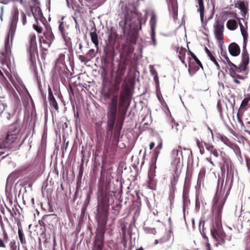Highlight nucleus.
Segmentation results:
<instances>
[{
  "label": "nucleus",
  "mask_w": 250,
  "mask_h": 250,
  "mask_svg": "<svg viewBox=\"0 0 250 250\" xmlns=\"http://www.w3.org/2000/svg\"><path fill=\"white\" fill-rule=\"evenodd\" d=\"M13 96H14L15 100L18 101L19 98H18V95L16 94H15L13 95Z\"/></svg>",
  "instance_id": "nucleus-55"
},
{
  "label": "nucleus",
  "mask_w": 250,
  "mask_h": 250,
  "mask_svg": "<svg viewBox=\"0 0 250 250\" xmlns=\"http://www.w3.org/2000/svg\"><path fill=\"white\" fill-rule=\"evenodd\" d=\"M238 177L236 170L231 166L228 168L226 180V185L229 184L227 190L226 185L223 186V181L218 179V187L215 196L214 198L213 211L218 217L221 215L222 209L228 196L232 184L234 181L238 180Z\"/></svg>",
  "instance_id": "nucleus-1"
},
{
  "label": "nucleus",
  "mask_w": 250,
  "mask_h": 250,
  "mask_svg": "<svg viewBox=\"0 0 250 250\" xmlns=\"http://www.w3.org/2000/svg\"><path fill=\"white\" fill-rule=\"evenodd\" d=\"M103 238H96L92 250H103Z\"/></svg>",
  "instance_id": "nucleus-15"
},
{
  "label": "nucleus",
  "mask_w": 250,
  "mask_h": 250,
  "mask_svg": "<svg viewBox=\"0 0 250 250\" xmlns=\"http://www.w3.org/2000/svg\"><path fill=\"white\" fill-rule=\"evenodd\" d=\"M178 125V124H176V125H175V127H174L173 125L172 126V127L173 129H175L176 131L178 130V128H177V125Z\"/></svg>",
  "instance_id": "nucleus-57"
},
{
  "label": "nucleus",
  "mask_w": 250,
  "mask_h": 250,
  "mask_svg": "<svg viewBox=\"0 0 250 250\" xmlns=\"http://www.w3.org/2000/svg\"><path fill=\"white\" fill-rule=\"evenodd\" d=\"M30 61L32 64L36 60V57L38 56V49L37 46L36 38L35 35H32L30 38Z\"/></svg>",
  "instance_id": "nucleus-6"
},
{
  "label": "nucleus",
  "mask_w": 250,
  "mask_h": 250,
  "mask_svg": "<svg viewBox=\"0 0 250 250\" xmlns=\"http://www.w3.org/2000/svg\"><path fill=\"white\" fill-rule=\"evenodd\" d=\"M121 81H122V78H121V77L117 76V77H116L115 79V83H114V84H116V85L120 86V84Z\"/></svg>",
  "instance_id": "nucleus-39"
},
{
  "label": "nucleus",
  "mask_w": 250,
  "mask_h": 250,
  "mask_svg": "<svg viewBox=\"0 0 250 250\" xmlns=\"http://www.w3.org/2000/svg\"><path fill=\"white\" fill-rule=\"evenodd\" d=\"M208 130L210 132V134H211V136H212V138L213 139V134L212 130L209 127H208Z\"/></svg>",
  "instance_id": "nucleus-54"
},
{
  "label": "nucleus",
  "mask_w": 250,
  "mask_h": 250,
  "mask_svg": "<svg viewBox=\"0 0 250 250\" xmlns=\"http://www.w3.org/2000/svg\"><path fill=\"white\" fill-rule=\"evenodd\" d=\"M207 49V54L210 60L214 63V64L215 65L217 69H219V65L217 62L216 61L215 58L212 55V54L211 53V52Z\"/></svg>",
  "instance_id": "nucleus-25"
},
{
  "label": "nucleus",
  "mask_w": 250,
  "mask_h": 250,
  "mask_svg": "<svg viewBox=\"0 0 250 250\" xmlns=\"http://www.w3.org/2000/svg\"><path fill=\"white\" fill-rule=\"evenodd\" d=\"M168 8L170 12H173L174 15H177L178 12V5L176 0H167Z\"/></svg>",
  "instance_id": "nucleus-12"
},
{
  "label": "nucleus",
  "mask_w": 250,
  "mask_h": 250,
  "mask_svg": "<svg viewBox=\"0 0 250 250\" xmlns=\"http://www.w3.org/2000/svg\"><path fill=\"white\" fill-rule=\"evenodd\" d=\"M157 21V15L155 11L153 10H152L150 13V19L149 21L151 31H155Z\"/></svg>",
  "instance_id": "nucleus-11"
},
{
  "label": "nucleus",
  "mask_w": 250,
  "mask_h": 250,
  "mask_svg": "<svg viewBox=\"0 0 250 250\" xmlns=\"http://www.w3.org/2000/svg\"><path fill=\"white\" fill-rule=\"evenodd\" d=\"M150 72L154 76V80L156 83H159L158 74L153 65H150Z\"/></svg>",
  "instance_id": "nucleus-23"
},
{
  "label": "nucleus",
  "mask_w": 250,
  "mask_h": 250,
  "mask_svg": "<svg viewBox=\"0 0 250 250\" xmlns=\"http://www.w3.org/2000/svg\"><path fill=\"white\" fill-rule=\"evenodd\" d=\"M10 247L11 250H16L17 246H16V242L15 240H12L10 242Z\"/></svg>",
  "instance_id": "nucleus-36"
},
{
  "label": "nucleus",
  "mask_w": 250,
  "mask_h": 250,
  "mask_svg": "<svg viewBox=\"0 0 250 250\" xmlns=\"http://www.w3.org/2000/svg\"><path fill=\"white\" fill-rule=\"evenodd\" d=\"M243 21L245 23L244 25H243L242 23L240 21H239V24L240 25L241 34L243 37L244 44H243V50H245L246 47V44H247V40H248V35H247V24L244 20H243Z\"/></svg>",
  "instance_id": "nucleus-10"
},
{
  "label": "nucleus",
  "mask_w": 250,
  "mask_h": 250,
  "mask_svg": "<svg viewBox=\"0 0 250 250\" xmlns=\"http://www.w3.org/2000/svg\"><path fill=\"white\" fill-rule=\"evenodd\" d=\"M162 146V142H160L156 147V149H158V150H156V153L158 154L159 153V150L161 149Z\"/></svg>",
  "instance_id": "nucleus-46"
},
{
  "label": "nucleus",
  "mask_w": 250,
  "mask_h": 250,
  "mask_svg": "<svg viewBox=\"0 0 250 250\" xmlns=\"http://www.w3.org/2000/svg\"><path fill=\"white\" fill-rule=\"evenodd\" d=\"M154 145H155L154 143H153V142L150 143V144L149 145V148H150V149H152L154 147Z\"/></svg>",
  "instance_id": "nucleus-51"
},
{
  "label": "nucleus",
  "mask_w": 250,
  "mask_h": 250,
  "mask_svg": "<svg viewBox=\"0 0 250 250\" xmlns=\"http://www.w3.org/2000/svg\"><path fill=\"white\" fill-rule=\"evenodd\" d=\"M207 159L211 164L213 165V162L211 161H210L208 158H207Z\"/></svg>",
  "instance_id": "nucleus-63"
},
{
  "label": "nucleus",
  "mask_w": 250,
  "mask_h": 250,
  "mask_svg": "<svg viewBox=\"0 0 250 250\" xmlns=\"http://www.w3.org/2000/svg\"><path fill=\"white\" fill-rule=\"evenodd\" d=\"M122 129V125H120L119 127L116 126L115 130L114 132L113 141L118 143L119 142V137L120 135V131Z\"/></svg>",
  "instance_id": "nucleus-20"
},
{
  "label": "nucleus",
  "mask_w": 250,
  "mask_h": 250,
  "mask_svg": "<svg viewBox=\"0 0 250 250\" xmlns=\"http://www.w3.org/2000/svg\"><path fill=\"white\" fill-rule=\"evenodd\" d=\"M22 24L25 25L26 23V17L24 13L21 15Z\"/></svg>",
  "instance_id": "nucleus-44"
},
{
  "label": "nucleus",
  "mask_w": 250,
  "mask_h": 250,
  "mask_svg": "<svg viewBox=\"0 0 250 250\" xmlns=\"http://www.w3.org/2000/svg\"><path fill=\"white\" fill-rule=\"evenodd\" d=\"M90 36L92 42L94 44L95 47L97 48V50L98 51L99 41L98 36L96 32L95 31L93 32H90Z\"/></svg>",
  "instance_id": "nucleus-19"
},
{
  "label": "nucleus",
  "mask_w": 250,
  "mask_h": 250,
  "mask_svg": "<svg viewBox=\"0 0 250 250\" xmlns=\"http://www.w3.org/2000/svg\"><path fill=\"white\" fill-rule=\"evenodd\" d=\"M222 141L225 143L227 144L229 142V140L226 137H222Z\"/></svg>",
  "instance_id": "nucleus-49"
},
{
  "label": "nucleus",
  "mask_w": 250,
  "mask_h": 250,
  "mask_svg": "<svg viewBox=\"0 0 250 250\" xmlns=\"http://www.w3.org/2000/svg\"><path fill=\"white\" fill-rule=\"evenodd\" d=\"M65 42V45L67 47L71 46V42L70 38L67 36V33L64 34V36H62Z\"/></svg>",
  "instance_id": "nucleus-29"
},
{
  "label": "nucleus",
  "mask_w": 250,
  "mask_h": 250,
  "mask_svg": "<svg viewBox=\"0 0 250 250\" xmlns=\"http://www.w3.org/2000/svg\"><path fill=\"white\" fill-rule=\"evenodd\" d=\"M0 247L3 248H6V246H5L3 241L1 239H0Z\"/></svg>",
  "instance_id": "nucleus-47"
},
{
  "label": "nucleus",
  "mask_w": 250,
  "mask_h": 250,
  "mask_svg": "<svg viewBox=\"0 0 250 250\" xmlns=\"http://www.w3.org/2000/svg\"><path fill=\"white\" fill-rule=\"evenodd\" d=\"M197 145L198 146V147L199 148L201 153H202V147L200 145V143L199 140H198L197 141Z\"/></svg>",
  "instance_id": "nucleus-50"
},
{
  "label": "nucleus",
  "mask_w": 250,
  "mask_h": 250,
  "mask_svg": "<svg viewBox=\"0 0 250 250\" xmlns=\"http://www.w3.org/2000/svg\"><path fill=\"white\" fill-rule=\"evenodd\" d=\"M229 53L233 56H238L240 52L239 46L234 42L231 43L229 46Z\"/></svg>",
  "instance_id": "nucleus-13"
},
{
  "label": "nucleus",
  "mask_w": 250,
  "mask_h": 250,
  "mask_svg": "<svg viewBox=\"0 0 250 250\" xmlns=\"http://www.w3.org/2000/svg\"><path fill=\"white\" fill-rule=\"evenodd\" d=\"M224 26L222 24L217 23L215 25V34L216 38L221 41L223 39Z\"/></svg>",
  "instance_id": "nucleus-14"
},
{
  "label": "nucleus",
  "mask_w": 250,
  "mask_h": 250,
  "mask_svg": "<svg viewBox=\"0 0 250 250\" xmlns=\"http://www.w3.org/2000/svg\"><path fill=\"white\" fill-rule=\"evenodd\" d=\"M34 29L38 33H41L42 32V28L41 27H39L37 25H34Z\"/></svg>",
  "instance_id": "nucleus-43"
},
{
  "label": "nucleus",
  "mask_w": 250,
  "mask_h": 250,
  "mask_svg": "<svg viewBox=\"0 0 250 250\" xmlns=\"http://www.w3.org/2000/svg\"><path fill=\"white\" fill-rule=\"evenodd\" d=\"M8 39L4 44L5 52L1 53L0 57L1 64L3 66L2 69L4 71L14 86L19 91V89L23 88L24 85L21 78L15 72L14 68L10 61L9 50H8Z\"/></svg>",
  "instance_id": "nucleus-2"
},
{
  "label": "nucleus",
  "mask_w": 250,
  "mask_h": 250,
  "mask_svg": "<svg viewBox=\"0 0 250 250\" xmlns=\"http://www.w3.org/2000/svg\"><path fill=\"white\" fill-rule=\"evenodd\" d=\"M169 237L168 235L166 233L163 236V237H162L161 238L159 239V243L160 244L165 243L169 240Z\"/></svg>",
  "instance_id": "nucleus-34"
},
{
  "label": "nucleus",
  "mask_w": 250,
  "mask_h": 250,
  "mask_svg": "<svg viewBox=\"0 0 250 250\" xmlns=\"http://www.w3.org/2000/svg\"><path fill=\"white\" fill-rule=\"evenodd\" d=\"M211 235L219 244L225 242V234L221 229L217 225L213 226L211 229Z\"/></svg>",
  "instance_id": "nucleus-7"
},
{
  "label": "nucleus",
  "mask_w": 250,
  "mask_h": 250,
  "mask_svg": "<svg viewBox=\"0 0 250 250\" xmlns=\"http://www.w3.org/2000/svg\"><path fill=\"white\" fill-rule=\"evenodd\" d=\"M49 103L51 107L54 108L56 110H58L59 108L58 104L55 98L53 96L50 98Z\"/></svg>",
  "instance_id": "nucleus-26"
},
{
  "label": "nucleus",
  "mask_w": 250,
  "mask_h": 250,
  "mask_svg": "<svg viewBox=\"0 0 250 250\" xmlns=\"http://www.w3.org/2000/svg\"><path fill=\"white\" fill-rule=\"evenodd\" d=\"M239 7L241 10L242 16L245 18L247 12V8L244 2L243 1L240 3Z\"/></svg>",
  "instance_id": "nucleus-21"
},
{
  "label": "nucleus",
  "mask_w": 250,
  "mask_h": 250,
  "mask_svg": "<svg viewBox=\"0 0 250 250\" xmlns=\"http://www.w3.org/2000/svg\"><path fill=\"white\" fill-rule=\"evenodd\" d=\"M237 77H238V78L241 79H244V78L243 77L240 76H239L238 75H237Z\"/></svg>",
  "instance_id": "nucleus-62"
},
{
  "label": "nucleus",
  "mask_w": 250,
  "mask_h": 250,
  "mask_svg": "<svg viewBox=\"0 0 250 250\" xmlns=\"http://www.w3.org/2000/svg\"><path fill=\"white\" fill-rule=\"evenodd\" d=\"M59 30L62 34V36H64V34L67 33L64 28V25L62 21H60L59 25Z\"/></svg>",
  "instance_id": "nucleus-33"
},
{
  "label": "nucleus",
  "mask_w": 250,
  "mask_h": 250,
  "mask_svg": "<svg viewBox=\"0 0 250 250\" xmlns=\"http://www.w3.org/2000/svg\"><path fill=\"white\" fill-rule=\"evenodd\" d=\"M205 240H207V246H208V247H209V244L208 243V238L207 237H206V238H205Z\"/></svg>",
  "instance_id": "nucleus-61"
},
{
  "label": "nucleus",
  "mask_w": 250,
  "mask_h": 250,
  "mask_svg": "<svg viewBox=\"0 0 250 250\" xmlns=\"http://www.w3.org/2000/svg\"><path fill=\"white\" fill-rule=\"evenodd\" d=\"M78 46H79V49L81 50L83 47V45H82V43H81V42L79 43Z\"/></svg>",
  "instance_id": "nucleus-58"
},
{
  "label": "nucleus",
  "mask_w": 250,
  "mask_h": 250,
  "mask_svg": "<svg viewBox=\"0 0 250 250\" xmlns=\"http://www.w3.org/2000/svg\"><path fill=\"white\" fill-rule=\"evenodd\" d=\"M18 138L16 133H8L4 140H0V149L8 147L9 146L15 142Z\"/></svg>",
  "instance_id": "nucleus-9"
},
{
  "label": "nucleus",
  "mask_w": 250,
  "mask_h": 250,
  "mask_svg": "<svg viewBox=\"0 0 250 250\" xmlns=\"http://www.w3.org/2000/svg\"><path fill=\"white\" fill-rule=\"evenodd\" d=\"M150 36L151 39L152 41V44L155 46L157 44L156 40L155 38V31H151L150 32Z\"/></svg>",
  "instance_id": "nucleus-32"
},
{
  "label": "nucleus",
  "mask_w": 250,
  "mask_h": 250,
  "mask_svg": "<svg viewBox=\"0 0 250 250\" xmlns=\"http://www.w3.org/2000/svg\"><path fill=\"white\" fill-rule=\"evenodd\" d=\"M89 200H90V195L89 194H88L87 195V197H86V201L87 202V203H88L89 202Z\"/></svg>",
  "instance_id": "nucleus-56"
},
{
  "label": "nucleus",
  "mask_w": 250,
  "mask_h": 250,
  "mask_svg": "<svg viewBox=\"0 0 250 250\" xmlns=\"http://www.w3.org/2000/svg\"><path fill=\"white\" fill-rule=\"evenodd\" d=\"M192 57H193V58L194 59V60H195V61L201 67H202V63L201 62H200V61L199 60V59L196 57V56L194 55V54H193L192 55Z\"/></svg>",
  "instance_id": "nucleus-42"
},
{
  "label": "nucleus",
  "mask_w": 250,
  "mask_h": 250,
  "mask_svg": "<svg viewBox=\"0 0 250 250\" xmlns=\"http://www.w3.org/2000/svg\"><path fill=\"white\" fill-rule=\"evenodd\" d=\"M188 72H189V74L190 75H192V74L191 73V66L190 64H189V65H188Z\"/></svg>",
  "instance_id": "nucleus-52"
},
{
  "label": "nucleus",
  "mask_w": 250,
  "mask_h": 250,
  "mask_svg": "<svg viewBox=\"0 0 250 250\" xmlns=\"http://www.w3.org/2000/svg\"><path fill=\"white\" fill-rule=\"evenodd\" d=\"M1 14H3V6H1Z\"/></svg>",
  "instance_id": "nucleus-64"
},
{
  "label": "nucleus",
  "mask_w": 250,
  "mask_h": 250,
  "mask_svg": "<svg viewBox=\"0 0 250 250\" xmlns=\"http://www.w3.org/2000/svg\"><path fill=\"white\" fill-rule=\"evenodd\" d=\"M234 153L237 156H239L241 154L240 148L237 146H235L233 148Z\"/></svg>",
  "instance_id": "nucleus-40"
},
{
  "label": "nucleus",
  "mask_w": 250,
  "mask_h": 250,
  "mask_svg": "<svg viewBox=\"0 0 250 250\" xmlns=\"http://www.w3.org/2000/svg\"><path fill=\"white\" fill-rule=\"evenodd\" d=\"M148 232L155 234L156 233V230L154 228H150L149 229Z\"/></svg>",
  "instance_id": "nucleus-48"
},
{
  "label": "nucleus",
  "mask_w": 250,
  "mask_h": 250,
  "mask_svg": "<svg viewBox=\"0 0 250 250\" xmlns=\"http://www.w3.org/2000/svg\"><path fill=\"white\" fill-rule=\"evenodd\" d=\"M198 8V11L200 13V17L202 21L204 19V5L203 0H197Z\"/></svg>",
  "instance_id": "nucleus-18"
},
{
  "label": "nucleus",
  "mask_w": 250,
  "mask_h": 250,
  "mask_svg": "<svg viewBox=\"0 0 250 250\" xmlns=\"http://www.w3.org/2000/svg\"><path fill=\"white\" fill-rule=\"evenodd\" d=\"M182 157V147L180 146H176L171 152V164L175 167L173 179L171 182L172 186L176 185L181 173L182 165L180 162Z\"/></svg>",
  "instance_id": "nucleus-3"
},
{
  "label": "nucleus",
  "mask_w": 250,
  "mask_h": 250,
  "mask_svg": "<svg viewBox=\"0 0 250 250\" xmlns=\"http://www.w3.org/2000/svg\"><path fill=\"white\" fill-rule=\"evenodd\" d=\"M230 76L232 78H233V81H234L235 83H237V84H240V82L235 78V76L234 74L230 73Z\"/></svg>",
  "instance_id": "nucleus-45"
},
{
  "label": "nucleus",
  "mask_w": 250,
  "mask_h": 250,
  "mask_svg": "<svg viewBox=\"0 0 250 250\" xmlns=\"http://www.w3.org/2000/svg\"><path fill=\"white\" fill-rule=\"evenodd\" d=\"M18 235H19V237L21 243L22 244H25L26 241L24 239V234L22 233V231L20 229H19V230H18Z\"/></svg>",
  "instance_id": "nucleus-31"
},
{
  "label": "nucleus",
  "mask_w": 250,
  "mask_h": 250,
  "mask_svg": "<svg viewBox=\"0 0 250 250\" xmlns=\"http://www.w3.org/2000/svg\"><path fill=\"white\" fill-rule=\"evenodd\" d=\"M0 80L1 81V83H2V84L6 88H9V85L8 82H7L6 79L4 76L3 73L0 69Z\"/></svg>",
  "instance_id": "nucleus-24"
},
{
  "label": "nucleus",
  "mask_w": 250,
  "mask_h": 250,
  "mask_svg": "<svg viewBox=\"0 0 250 250\" xmlns=\"http://www.w3.org/2000/svg\"><path fill=\"white\" fill-rule=\"evenodd\" d=\"M249 57L247 52L244 51L242 53V63L244 66H246L249 63Z\"/></svg>",
  "instance_id": "nucleus-22"
},
{
  "label": "nucleus",
  "mask_w": 250,
  "mask_h": 250,
  "mask_svg": "<svg viewBox=\"0 0 250 250\" xmlns=\"http://www.w3.org/2000/svg\"><path fill=\"white\" fill-rule=\"evenodd\" d=\"M119 89H120L119 85L114 84V90H113V95L112 96V97L115 95H117V96L118 97V91H119Z\"/></svg>",
  "instance_id": "nucleus-37"
},
{
  "label": "nucleus",
  "mask_w": 250,
  "mask_h": 250,
  "mask_svg": "<svg viewBox=\"0 0 250 250\" xmlns=\"http://www.w3.org/2000/svg\"><path fill=\"white\" fill-rule=\"evenodd\" d=\"M96 53L95 52L94 49H91L89 50L88 53L86 54V56L88 59H89V61H90L91 59L93 58L95 55Z\"/></svg>",
  "instance_id": "nucleus-30"
},
{
  "label": "nucleus",
  "mask_w": 250,
  "mask_h": 250,
  "mask_svg": "<svg viewBox=\"0 0 250 250\" xmlns=\"http://www.w3.org/2000/svg\"><path fill=\"white\" fill-rule=\"evenodd\" d=\"M67 2V6L70 8V2L71 1V0H66Z\"/></svg>",
  "instance_id": "nucleus-53"
},
{
  "label": "nucleus",
  "mask_w": 250,
  "mask_h": 250,
  "mask_svg": "<svg viewBox=\"0 0 250 250\" xmlns=\"http://www.w3.org/2000/svg\"><path fill=\"white\" fill-rule=\"evenodd\" d=\"M79 59L83 62H84L85 63L89 61V59H88L86 57L83 56V55H80L79 57Z\"/></svg>",
  "instance_id": "nucleus-35"
},
{
  "label": "nucleus",
  "mask_w": 250,
  "mask_h": 250,
  "mask_svg": "<svg viewBox=\"0 0 250 250\" xmlns=\"http://www.w3.org/2000/svg\"><path fill=\"white\" fill-rule=\"evenodd\" d=\"M118 107V96L115 95L111 97L110 102L107 106V134L108 135H112Z\"/></svg>",
  "instance_id": "nucleus-4"
},
{
  "label": "nucleus",
  "mask_w": 250,
  "mask_h": 250,
  "mask_svg": "<svg viewBox=\"0 0 250 250\" xmlns=\"http://www.w3.org/2000/svg\"><path fill=\"white\" fill-rule=\"evenodd\" d=\"M226 26L230 30H234L238 27L236 21L233 19L229 20L226 23Z\"/></svg>",
  "instance_id": "nucleus-17"
},
{
  "label": "nucleus",
  "mask_w": 250,
  "mask_h": 250,
  "mask_svg": "<svg viewBox=\"0 0 250 250\" xmlns=\"http://www.w3.org/2000/svg\"><path fill=\"white\" fill-rule=\"evenodd\" d=\"M54 40V35L50 28H46V31L44 33V37L40 39L41 43L44 45L45 47H49Z\"/></svg>",
  "instance_id": "nucleus-8"
},
{
  "label": "nucleus",
  "mask_w": 250,
  "mask_h": 250,
  "mask_svg": "<svg viewBox=\"0 0 250 250\" xmlns=\"http://www.w3.org/2000/svg\"><path fill=\"white\" fill-rule=\"evenodd\" d=\"M250 101V97H246V98H245L242 102V103H241V106H246L249 102Z\"/></svg>",
  "instance_id": "nucleus-38"
},
{
  "label": "nucleus",
  "mask_w": 250,
  "mask_h": 250,
  "mask_svg": "<svg viewBox=\"0 0 250 250\" xmlns=\"http://www.w3.org/2000/svg\"><path fill=\"white\" fill-rule=\"evenodd\" d=\"M237 121L238 123L241 125L242 127H245V125L242 121V118L238 114L237 115Z\"/></svg>",
  "instance_id": "nucleus-41"
},
{
  "label": "nucleus",
  "mask_w": 250,
  "mask_h": 250,
  "mask_svg": "<svg viewBox=\"0 0 250 250\" xmlns=\"http://www.w3.org/2000/svg\"><path fill=\"white\" fill-rule=\"evenodd\" d=\"M186 49L181 48L179 51V58L183 63H185V56L186 54Z\"/></svg>",
  "instance_id": "nucleus-27"
},
{
  "label": "nucleus",
  "mask_w": 250,
  "mask_h": 250,
  "mask_svg": "<svg viewBox=\"0 0 250 250\" xmlns=\"http://www.w3.org/2000/svg\"><path fill=\"white\" fill-rule=\"evenodd\" d=\"M159 241H160V240H159H159H155V241H154V243H155V244H158V243H159Z\"/></svg>",
  "instance_id": "nucleus-60"
},
{
  "label": "nucleus",
  "mask_w": 250,
  "mask_h": 250,
  "mask_svg": "<svg viewBox=\"0 0 250 250\" xmlns=\"http://www.w3.org/2000/svg\"><path fill=\"white\" fill-rule=\"evenodd\" d=\"M18 16H19V11L17 8L14 9L12 12V21L11 24L10 26V28L9 29V35L5 41H7L8 38V50H10V46H9V37L11 36V39L12 40L13 35L14 34V30L16 28V25L18 21ZM6 42H5V43Z\"/></svg>",
  "instance_id": "nucleus-5"
},
{
  "label": "nucleus",
  "mask_w": 250,
  "mask_h": 250,
  "mask_svg": "<svg viewBox=\"0 0 250 250\" xmlns=\"http://www.w3.org/2000/svg\"><path fill=\"white\" fill-rule=\"evenodd\" d=\"M4 238L5 239V240H7V239H8L7 234L6 233H4Z\"/></svg>",
  "instance_id": "nucleus-59"
},
{
  "label": "nucleus",
  "mask_w": 250,
  "mask_h": 250,
  "mask_svg": "<svg viewBox=\"0 0 250 250\" xmlns=\"http://www.w3.org/2000/svg\"><path fill=\"white\" fill-rule=\"evenodd\" d=\"M227 62L230 69L234 72L237 73L239 72V69L237 68L236 66L232 63L228 59H227Z\"/></svg>",
  "instance_id": "nucleus-28"
},
{
  "label": "nucleus",
  "mask_w": 250,
  "mask_h": 250,
  "mask_svg": "<svg viewBox=\"0 0 250 250\" xmlns=\"http://www.w3.org/2000/svg\"><path fill=\"white\" fill-rule=\"evenodd\" d=\"M206 147L207 150L210 152L211 154L213 155L215 157H219V154L218 151L212 145L206 144Z\"/></svg>",
  "instance_id": "nucleus-16"
}]
</instances>
